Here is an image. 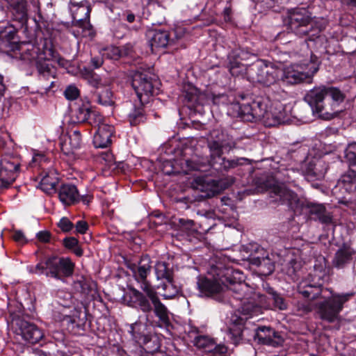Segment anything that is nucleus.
Segmentation results:
<instances>
[{
    "instance_id": "f257e3e1",
    "label": "nucleus",
    "mask_w": 356,
    "mask_h": 356,
    "mask_svg": "<svg viewBox=\"0 0 356 356\" xmlns=\"http://www.w3.org/2000/svg\"><path fill=\"white\" fill-rule=\"evenodd\" d=\"M152 259L143 255L138 264L128 262L127 267L134 280L140 284L142 291L131 287L129 306L145 314V321H138L130 325V333L139 343L147 345L152 341V327H168L170 325V312L161 301L156 291L147 280L152 270Z\"/></svg>"
},
{
    "instance_id": "f03ea898",
    "label": "nucleus",
    "mask_w": 356,
    "mask_h": 356,
    "mask_svg": "<svg viewBox=\"0 0 356 356\" xmlns=\"http://www.w3.org/2000/svg\"><path fill=\"white\" fill-rule=\"evenodd\" d=\"M344 99L345 95L339 88L325 86L314 87L305 97L312 111L326 120H331L339 114V104Z\"/></svg>"
},
{
    "instance_id": "7ed1b4c3",
    "label": "nucleus",
    "mask_w": 356,
    "mask_h": 356,
    "mask_svg": "<svg viewBox=\"0 0 356 356\" xmlns=\"http://www.w3.org/2000/svg\"><path fill=\"white\" fill-rule=\"evenodd\" d=\"M255 121H262L266 127H275L287 121L284 106L269 97H257L252 101Z\"/></svg>"
},
{
    "instance_id": "20e7f679",
    "label": "nucleus",
    "mask_w": 356,
    "mask_h": 356,
    "mask_svg": "<svg viewBox=\"0 0 356 356\" xmlns=\"http://www.w3.org/2000/svg\"><path fill=\"white\" fill-rule=\"evenodd\" d=\"M287 25L289 29L299 36H309L311 40L318 37L321 29L304 8H298L289 12Z\"/></svg>"
},
{
    "instance_id": "39448f33",
    "label": "nucleus",
    "mask_w": 356,
    "mask_h": 356,
    "mask_svg": "<svg viewBox=\"0 0 356 356\" xmlns=\"http://www.w3.org/2000/svg\"><path fill=\"white\" fill-rule=\"evenodd\" d=\"M74 264L68 257H49L38 263L32 273L63 280L73 274Z\"/></svg>"
},
{
    "instance_id": "423d86ee",
    "label": "nucleus",
    "mask_w": 356,
    "mask_h": 356,
    "mask_svg": "<svg viewBox=\"0 0 356 356\" xmlns=\"http://www.w3.org/2000/svg\"><path fill=\"white\" fill-rule=\"evenodd\" d=\"M233 269L216 266L212 268L211 274L212 277H204L200 279L198 282V287L201 293L207 296H211L225 291L226 281H229Z\"/></svg>"
},
{
    "instance_id": "0eeeda50",
    "label": "nucleus",
    "mask_w": 356,
    "mask_h": 356,
    "mask_svg": "<svg viewBox=\"0 0 356 356\" xmlns=\"http://www.w3.org/2000/svg\"><path fill=\"white\" fill-rule=\"evenodd\" d=\"M159 81L156 76L147 72H136L133 75L131 86L142 105L157 94Z\"/></svg>"
},
{
    "instance_id": "6e6552de",
    "label": "nucleus",
    "mask_w": 356,
    "mask_h": 356,
    "mask_svg": "<svg viewBox=\"0 0 356 356\" xmlns=\"http://www.w3.org/2000/svg\"><path fill=\"white\" fill-rule=\"evenodd\" d=\"M311 61L312 63L310 67L296 64L282 68V72L280 74V81L288 85L311 82L312 76L318 70L315 65L317 58L312 56Z\"/></svg>"
},
{
    "instance_id": "1a4fd4ad",
    "label": "nucleus",
    "mask_w": 356,
    "mask_h": 356,
    "mask_svg": "<svg viewBox=\"0 0 356 356\" xmlns=\"http://www.w3.org/2000/svg\"><path fill=\"white\" fill-rule=\"evenodd\" d=\"M282 68L271 63L257 62L250 65L248 79L264 86H270L280 81Z\"/></svg>"
},
{
    "instance_id": "9d476101",
    "label": "nucleus",
    "mask_w": 356,
    "mask_h": 356,
    "mask_svg": "<svg viewBox=\"0 0 356 356\" xmlns=\"http://www.w3.org/2000/svg\"><path fill=\"white\" fill-rule=\"evenodd\" d=\"M353 295L354 293H334L330 298L318 302L316 304V309L320 318L329 323L334 322L342 310L343 304Z\"/></svg>"
},
{
    "instance_id": "9b49d317",
    "label": "nucleus",
    "mask_w": 356,
    "mask_h": 356,
    "mask_svg": "<svg viewBox=\"0 0 356 356\" xmlns=\"http://www.w3.org/2000/svg\"><path fill=\"white\" fill-rule=\"evenodd\" d=\"M258 308L251 303L243 304L238 310L241 315L236 314L232 316L228 327L227 335L228 339L235 346L242 340V333L244 325L248 318L252 316Z\"/></svg>"
},
{
    "instance_id": "f8f14e48",
    "label": "nucleus",
    "mask_w": 356,
    "mask_h": 356,
    "mask_svg": "<svg viewBox=\"0 0 356 356\" xmlns=\"http://www.w3.org/2000/svg\"><path fill=\"white\" fill-rule=\"evenodd\" d=\"M269 197L272 202L286 205L293 211L301 210L304 206V202L298 194L284 185L273 186L269 191Z\"/></svg>"
},
{
    "instance_id": "ddd939ff",
    "label": "nucleus",
    "mask_w": 356,
    "mask_h": 356,
    "mask_svg": "<svg viewBox=\"0 0 356 356\" xmlns=\"http://www.w3.org/2000/svg\"><path fill=\"white\" fill-rule=\"evenodd\" d=\"M236 147V141L232 136L226 131L214 129L210 134L208 139V147L210 157L216 162L217 157L222 155L223 150L229 151Z\"/></svg>"
},
{
    "instance_id": "4468645a",
    "label": "nucleus",
    "mask_w": 356,
    "mask_h": 356,
    "mask_svg": "<svg viewBox=\"0 0 356 356\" xmlns=\"http://www.w3.org/2000/svg\"><path fill=\"white\" fill-rule=\"evenodd\" d=\"M0 188H8L16 179L19 170L18 157L13 154H4L1 159Z\"/></svg>"
},
{
    "instance_id": "2eb2a0df",
    "label": "nucleus",
    "mask_w": 356,
    "mask_h": 356,
    "mask_svg": "<svg viewBox=\"0 0 356 356\" xmlns=\"http://www.w3.org/2000/svg\"><path fill=\"white\" fill-rule=\"evenodd\" d=\"M70 8L72 12L74 26L82 28L86 32H88L89 36H93L94 33L92 29V25L90 24V8L88 2L81 1L76 2L74 0L70 1Z\"/></svg>"
},
{
    "instance_id": "dca6fc26",
    "label": "nucleus",
    "mask_w": 356,
    "mask_h": 356,
    "mask_svg": "<svg viewBox=\"0 0 356 356\" xmlns=\"http://www.w3.org/2000/svg\"><path fill=\"white\" fill-rule=\"evenodd\" d=\"M346 158L352 167L356 168V143L350 144L346 150ZM341 187L350 193H356V172L350 170L340 180Z\"/></svg>"
},
{
    "instance_id": "f3484780",
    "label": "nucleus",
    "mask_w": 356,
    "mask_h": 356,
    "mask_svg": "<svg viewBox=\"0 0 356 356\" xmlns=\"http://www.w3.org/2000/svg\"><path fill=\"white\" fill-rule=\"evenodd\" d=\"M248 53L241 48L232 49L228 55V68L232 76H239L245 75L248 79L250 65L247 66L241 63V60L247 58Z\"/></svg>"
},
{
    "instance_id": "a211bd4d",
    "label": "nucleus",
    "mask_w": 356,
    "mask_h": 356,
    "mask_svg": "<svg viewBox=\"0 0 356 356\" xmlns=\"http://www.w3.org/2000/svg\"><path fill=\"white\" fill-rule=\"evenodd\" d=\"M254 340L260 344L278 347L282 344L283 339L278 332L269 326H260L255 330Z\"/></svg>"
},
{
    "instance_id": "6ab92c4d",
    "label": "nucleus",
    "mask_w": 356,
    "mask_h": 356,
    "mask_svg": "<svg viewBox=\"0 0 356 356\" xmlns=\"http://www.w3.org/2000/svg\"><path fill=\"white\" fill-rule=\"evenodd\" d=\"M243 250L248 254L246 257L244 256L245 259L252 265L261 266L270 264L268 253L257 243H250L248 245H243Z\"/></svg>"
},
{
    "instance_id": "aec40b11",
    "label": "nucleus",
    "mask_w": 356,
    "mask_h": 356,
    "mask_svg": "<svg viewBox=\"0 0 356 356\" xmlns=\"http://www.w3.org/2000/svg\"><path fill=\"white\" fill-rule=\"evenodd\" d=\"M186 332H187L189 341L197 348L202 349L205 352L211 353L216 347V343L213 339L208 336L200 334L197 327L188 325V330Z\"/></svg>"
},
{
    "instance_id": "412c9836",
    "label": "nucleus",
    "mask_w": 356,
    "mask_h": 356,
    "mask_svg": "<svg viewBox=\"0 0 356 356\" xmlns=\"http://www.w3.org/2000/svg\"><path fill=\"white\" fill-rule=\"evenodd\" d=\"M17 325L22 338L30 343L35 344L43 338L42 331L32 323L24 319H18Z\"/></svg>"
},
{
    "instance_id": "4be33fe9",
    "label": "nucleus",
    "mask_w": 356,
    "mask_h": 356,
    "mask_svg": "<svg viewBox=\"0 0 356 356\" xmlns=\"http://www.w3.org/2000/svg\"><path fill=\"white\" fill-rule=\"evenodd\" d=\"M204 97L196 87L187 84L184 87L180 99L188 108L196 109L198 106L204 104Z\"/></svg>"
},
{
    "instance_id": "5701e85b",
    "label": "nucleus",
    "mask_w": 356,
    "mask_h": 356,
    "mask_svg": "<svg viewBox=\"0 0 356 356\" xmlns=\"http://www.w3.org/2000/svg\"><path fill=\"white\" fill-rule=\"evenodd\" d=\"M242 273L240 270H234L230 275L229 281H226L225 290L229 293H232L234 298L238 300H242L245 296V292L247 289L246 285L242 282Z\"/></svg>"
},
{
    "instance_id": "b1692460",
    "label": "nucleus",
    "mask_w": 356,
    "mask_h": 356,
    "mask_svg": "<svg viewBox=\"0 0 356 356\" xmlns=\"http://www.w3.org/2000/svg\"><path fill=\"white\" fill-rule=\"evenodd\" d=\"M355 253V250L350 246L342 245L334 254L333 266L337 269L344 268L353 261Z\"/></svg>"
},
{
    "instance_id": "393cba45",
    "label": "nucleus",
    "mask_w": 356,
    "mask_h": 356,
    "mask_svg": "<svg viewBox=\"0 0 356 356\" xmlns=\"http://www.w3.org/2000/svg\"><path fill=\"white\" fill-rule=\"evenodd\" d=\"M114 128L108 124H102L97 129L93 138V143L97 148H105L111 144V137Z\"/></svg>"
},
{
    "instance_id": "a878e982",
    "label": "nucleus",
    "mask_w": 356,
    "mask_h": 356,
    "mask_svg": "<svg viewBox=\"0 0 356 356\" xmlns=\"http://www.w3.org/2000/svg\"><path fill=\"white\" fill-rule=\"evenodd\" d=\"M60 202L65 205H71L79 202L81 195L74 184H63L58 191Z\"/></svg>"
},
{
    "instance_id": "bb28decb",
    "label": "nucleus",
    "mask_w": 356,
    "mask_h": 356,
    "mask_svg": "<svg viewBox=\"0 0 356 356\" xmlns=\"http://www.w3.org/2000/svg\"><path fill=\"white\" fill-rule=\"evenodd\" d=\"M151 35L150 45L152 49L165 48L174 43V39L170 38V33L165 30H154L149 33Z\"/></svg>"
},
{
    "instance_id": "cd10ccee",
    "label": "nucleus",
    "mask_w": 356,
    "mask_h": 356,
    "mask_svg": "<svg viewBox=\"0 0 356 356\" xmlns=\"http://www.w3.org/2000/svg\"><path fill=\"white\" fill-rule=\"evenodd\" d=\"M81 143V133L79 131H74L71 134L62 138L60 148L63 154L70 155L80 147Z\"/></svg>"
},
{
    "instance_id": "c85d7f7f",
    "label": "nucleus",
    "mask_w": 356,
    "mask_h": 356,
    "mask_svg": "<svg viewBox=\"0 0 356 356\" xmlns=\"http://www.w3.org/2000/svg\"><path fill=\"white\" fill-rule=\"evenodd\" d=\"M327 170L326 163L321 159H313L306 164L304 172L308 178L322 179Z\"/></svg>"
},
{
    "instance_id": "c756f323",
    "label": "nucleus",
    "mask_w": 356,
    "mask_h": 356,
    "mask_svg": "<svg viewBox=\"0 0 356 356\" xmlns=\"http://www.w3.org/2000/svg\"><path fill=\"white\" fill-rule=\"evenodd\" d=\"M231 111H232V114L234 116L240 118L243 121H255L252 102L247 104H240L238 102L232 104Z\"/></svg>"
},
{
    "instance_id": "7c9ffc66",
    "label": "nucleus",
    "mask_w": 356,
    "mask_h": 356,
    "mask_svg": "<svg viewBox=\"0 0 356 356\" xmlns=\"http://www.w3.org/2000/svg\"><path fill=\"white\" fill-rule=\"evenodd\" d=\"M307 207L309 213L316 216L322 224L328 225L333 223L331 213L326 211L323 204L310 203Z\"/></svg>"
},
{
    "instance_id": "2f4dec72",
    "label": "nucleus",
    "mask_w": 356,
    "mask_h": 356,
    "mask_svg": "<svg viewBox=\"0 0 356 356\" xmlns=\"http://www.w3.org/2000/svg\"><path fill=\"white\" fill-rule=\"evenodd\" d=\"M58 180V175L56 172H48L42 177L40 182V187L47 194L51 195L56 191Z\"/></svg>"
},
{
    "instance_id": "473e14b6",
    "label": "nucleus",
    "mask_w": 356,
    "mask_h": 356,
    "mask_svg": "<svg viewBox=\"0 0 356 356\" xmlns=\"http://www.w3.org/2000/svg\"><path fill=\"white\" fill-rule=\"evenodd\" d=\"M298 291L304 298L314 300L320 297L323 290L321 286L308 284L307 281H302L298 286Z\"/></svg>"
},
{
    "instance_id": "72a5a7b5",
    "label": "nucleus",
    "mask_w": 356,
    "mask_h": 356,
    "mask_svg": "<svg viewBox=\"0 0 356 356\" xmlns=\"http://www.w3.org/2000/svg\"><path fill=\"white\" fill-rule=\"evenodd\" d=\"M17 29L10 24L0 26V44L8 47L17 42Z\"/></svg>"
},
{
    "instance_id": "f704fd0d",
    "label": "nucleus",
    "mask_w": 356,
    "mask_h": 356,
    "mask_svg": "<svg viewBox=\"0 0 356 356\" xmlns=\"http://www.w3.org/2000/svg\"><path fill=\"white\" fill-rule=\"evenodd\" d=\"M94 100L104 106H112L114 104L113 92L108 86H102L93 93Z\"/></svg>"
},
{
    "instance_id": "c9c22d12",
    "label": "nucleus",
    "mask_w": 356,
    "mask_h": 356,
    "mask_svg": "<svg viewBox=\"0 0 356 356\" xmlns=\"http://www.w3.org/2000/svg\"><path fill=\"white\" fill-rule=\"evenodd\" d=\"M154 346L149 344L145 345L146 348H143L140 345H136L127 353V356H152L153 353L159 350L160 346L157 340L153 341Z\"/></svg>"
},
{
    "instance_id": "e433bc0d",
    "label": "nucleus",
    "mask_w": 356,
    "mask_h": 356,
    "mask_svg": "<svg viewBox=\"0 0 356 356\" xmlns=\"http://www.w3.org/2000/svg\"><path fill=\"white\" fill-rule=\"evenodd\" d=\"M213 161L211 159V163L213 166H215L216 164H219L220 168L223 169L225 170H229L230 169L234 168L239 165L242 164V161H248L245 158H237L235 159H227L225 157H222V155L219 157H217L216 159Z\"/></svg>"
},
{
    "instance_id": "4c0bfd02",
    "label": "nucleus",
    "mask_w": 356,
    "mask_h": 356,
    "mask_svg": "<svg viewBox=\"0 0 356 356\" xmlns=\"http://www.w3.org/2000/svg\"><path fill=\"white\" fill-rule=\"evenodd\" d=\"M154 270L157 280H169L174 277L172 269L164 261L156 262L154 266Z\"/></svg>"
},
{
    "instance_id": "58836bf2",
    "label": "nucleus",
    "mask_w": 356,
    "mask_h": 356,
    "mask_svg": "<svg viewBox=\"0 0 356 356\" xmlns=\"http://www.w3.org/2000/svg\"><path fill=\"white\" fill-rule=\"evenodd\" d=\"M161 286L164 291L163 297L165 299H172L180 291V287L175 284L174 277L172 280H165V282L162 284Z\"/></svg>"
},
{
    "instance_id": "ea45409f",
    "label": "nucleus",
    "mask_w": 356,
    "mask_h": 356,
    "mask_svg": "<svg viewBox=\"0 0 356 356\" xmlns=\"http://www.w3.org/2000/svg\"><path fill=\"white\" fill-rule=\"evenodd\" d=\"M83 77L90 86L97 90L104 86L101 77L92 70L85 69L83 72Z\"/></svg>"
},
{
    "instance_id": "a19ab883",
    "label": "nucleus",
    "mask_w": 356,
    "mask_h": 356,
    "mask_svg": "<svg viewBox=\"0 0 356 356\" xmlns=\"http://www.w3.org/2000/svg\"><path fill=\"white\" fill-rule=\"evenodd\" d=\"M268 293L270 295V298L272 300L275 308L280 310L286 309L288 304L285 298L280 293H278L271 288L268 289Z\"/></svg>"
},
{
    "instance_id": "79ce46f5",
    "label": "nucleus",
    "mask_w": 356,
    "mask_h": 356,
    "mask_svg": "<svg viewBox=\"0 0 356 356\" xmlns=\"http://www.w3.org/2000/svg\"><path fill=\"white\" fill-rule=\"evenodd\" d=\"M129 121L131 126H136L139 124L141 122H145L146 118L144 113V109L143 107L140 106L138 108H135L129 114Z\"/></svg>"
},
{
    "instance_id": "37998d69",
    "label": "nucleus",
    "mask_w": 356,
    "mask_h": 356,
    "mask_svg": "<svg viewBox=\"0 0 356 356\" xmlns=\"http://www.w3.org/2000/svg\"><path fill=\"white\" fill-rule=\"evenodd\" d=\"M86 122L97 129L102 124H106L104 123V117L99 112L92 109L89 112Z\"/></svg>"
},
{
    "instance_id": "c03bdc74",
    "label": "nucleus",
    "mask_w": 356,
    "mask_h": 356,
    "mask_svg": "<svg viewBox=\"0 0 356 356\" xmlns=\"http://www.w3.org/2000/svg\"><path fill=\"white\" fill-rule=\"evenodd\" d=\"M212 101L214 104H225V105H229L230 108L229 110H231V105L232 104H235L234 102V99H230V97L228 96L227 94H218V95H213L212 96Z\"/></svg>"
},
{
    "instance_id": "a18cd8bd",
    "label": "nucleus",
    "mask_w": 356,
    "mask_h": 356,
    "mask_svg": "<svg viewBox=\"0 0 356 356\" xmlns=\"http://www.w3.org/2000/svg\"><path fill=\"white\" fill-rule=\"evenodd\" d=\"M122 53L120 49L117 47H107L104 50L102 56L106 57L109 59L118 60L121 57Z\"/></svg>"
},
{
    "instance_id": "49530a36",
    "label": "nucleus",
    "mask_w": 356,
    "mask_h": 356,
    "mask_svg": "<svg viewBox=\"0 0 356 356\" xmlns=\"http://www.w3.org/2000/svg\"><path fill=\"white\" fill-rule=\"evenodd\" d=\"M319 264H315L314 266L315 276L318 279H321L326 273L325 259L323 257L321 260L317 261Z\"/></svg>"
},
{
    "instance_id": "de8ad7c7",
    "label": "nucleus",
    "mask_w": 356,
    "mask_h": 356,
    "mask_svg": "<svg viewBox=\"0 0 356 356\" xmlns=\"http://www.w3.org/2000/svg\"><path fill=\"white\" fill-rule=\"evenodd\" d=\"M90 108L83 106L75 111V115L78 122H86Z\"/></svg>"
},
{
    "instance_id": "09e8293b",
    "label": "nucleus",
    "mask_w": 356,
    "mask_h": 356,
    "mask_svg": "<svg viewBox=\"0 0 356 356\" xmlns=\"http://www.w3.org/2000/svg\"><path fill=\"white\" fill-rule=\"evenodd\" d=\"M74 288L83 293H88L90 291L88 282L83 277L74 282Z\"/></svg>"
},
{
    "instance_id": "8fccbe9b",
    "label": "nucleus",
    "mask_w": 356,
    "mask_h": 356,
    "mask_svg": "<svg viewBox=\"0 0 356 356\" xmlns=\"http://www.w3.org/2000/svg\"><path fill=\"white\" fill-rule=\"evenodd\" d=\"M64 95L67 99L74 100L79 95V90L76 87L70 86L65 89Z\"/></svg>"
},
{
    "instance_id": "3c124183",
    "label": "nucleus",
    "mask_w": 356,
    "mask_h": 356,
    "mask_svg": "<svg viewBox=\"0 0 356 356\" xmlns=\"http://www.w3.org/2000/svg\"><path fill=\"white\" fill-rule=\"evenodd\" d=\"M58 225L63 232H70L73 228L72 222L65 217L60 220Z\"/></svg>"
},
{
    "instance_id": "603ef678",
    "label": "nucleus",
    "mask_w": 356,
    "mask_h": 356,
    "mask_svg": "<svg viewBox=\"0 0 356 356\" xmlns=\"http://www.w3.org/2000/svg\"><path fill=\"white\" fill-rule=\"evenodd\" d=\"M63 243L66 248L72 250L79 244V241L74 237H66L63 240Z\"/></svg>"
},
{
    "instance_id": "864d4df0",
    "label": "nucleus",
    "mask_w": 356,
    "mask_h": 356,
    "mask_svg": "<svg viewBox=\"0 0 356 356\" xmlns=\"http://www.w3.org/2000/svg\"><path fill=\"white\" fill-rule=\"evenodd\" d=\"M88 229V225L86 222L79 220L76 224V230L80 234H84Z\"/></svg>"
},
{
    "instance_id": "5fc2aeb1",
    "label": "nucleus",
    "mask_w": 356,
    "mask_h": 356,
    "mask_svg": "<svg viewBox=\"0 0 356 356\" xmlns=\"http://www.w3.org/2000/svg\"><path fill=\"white\" fill-rule=\"evenodd\" d=\"M13 238L16 242L21 244H24L27 242L25 236L21 231L15 232Z\"/></svg>"
},
{
    "instance_id": "6e6d98bb",
    "label": "nucleus",
    "mask_w": 356,
    "mask_h": 356,
    "mask_svg": "<svg viewBox=\"0 0 356 356\" xmlns=\"http://www.w3.org/2000/svg\"><path fill=\"white\" fill-rule=\"evenodd\" d=\"M36 237L40 241L47 243L50 239V233L47 231H41L37 233Z\"/></svg>"
},
{
    "instance_id": "4d7b16f0",
    "label": "nucleus",
    "mask_w": 356,
    "mask_h": 356,
    "mask_svg": "<svg viewBox=\"0 0 356 356\" xmlns=\"http://www.w3.org/2000/svg\"><path fill=\"white\" fill-rule=\"evenodd\" d=\"M103 57L101 56H97L91 58L90 63L94 68H99L103 64Z\"/></svg>"
},
{
    "instance_id": "13d9d810",
    "label": "nucleus",
    "mask_w": 356,
    "mask_h": 356,
    "mask_svg": "<svg viewBox=\"0 0 356 356\" xmlns=\"http://www.w3.org/2000/svg\"><path fill=\"white\" fill-rule=\"evenodd\" d=\"M179 225L186 229H191L194 225V221L192 220L188 219H184V218H180L179 220Z\"/></svg>"
},
{
    "instance_id": "bf43d9fd",
    "label": "nucleus",
    "mask_w": 356,
    "mask_h": 356,
    "mask_svg": "<svg viewBox=\"0 0 356 356\" xmlns=\"http://www.w3.org/2000/svg\"><path fill=\"white\" fill-rule=\"evenodd\" d=\"M106 161H108V165L109 167H112L113 165H115V168H122L123 167L121 166L123 165V163L118 162V163L115 161H113V155L111 154H106Z\"/></svg>"
},
{
    "instance_id": "052dcab7",
    "label": "nucleus",
    "mask_w": 356,
    "mask_h": 356,
    "mask_svg": "<svg viewBox=\"0 0 356 356\" xmlns=\"http://www.w3.org/2000/svg\"><path fill=\"white\" fill-rule=\"evenodd\" d=\"M86 321H87V318H86V313H80L79 314V321L78 322L76 323V326L83 330V327L86 323Z\"/></svg>"
},
{
    "instance_id": "680f3d73",
    "label": "nucleus",
    "mask_w": 356,
    "mask_h": 356,
    "mask_svg": "<svg viewBox=\"0 0 356 356\" xmlns=\"http://www.w3.org/2000/svg\"><path fill=\"white\" fill-rule=\"evenodd\" d=\"M6 90V86L4 83V78L0 74V103L3 100Z\"/></svg>"
},
{
    "instance_id": "e2e57ef3",
    "label": "nucleus",
    "mask_w": 356,
    "mask_h": 356,
    "mask_svg": "<svg viewBox=\"0 0 356 356\" xmlns=\"http://www.w3.org/2000/svg\"><path fill=\"white\" fill-rule=\"evenodd\" d=\"M298 309L302 311L304 313H309L312 310V307L310 303L303 302L298 304Z\"/></svg>"
},
{
    "instance_id": "0e129e2a",
    "label": "nucleus",
    "mask_w": 356,
    "mask_h": 356,
    "mask_svg": "<svg viewBox=\"0 0 356 356\" xmlns=\"http://www.w3.org/2000/svg\"><path fill=\"white\" fill-rule=\"evenodd\" d=\"M123 15L124 17V19L129 23H133L136 20L135 15L130 11H126Z\"/></svg>"
},
{
    "instance_id": "69168bd1",
    "label": "nucleus",
    "mask_w": 356,
    "mask_h": 356,
    "mask_svg": "<svg viewBox=\"0 0 356 356\" xmlns=\"http://www.w3.org/2000/svg\"><path fill=\"white\" fill-rule=\"evenodd\" d=\"M227 351V348L226 346H223V345H216V347L213 348V350L212 352L215 353H218V354H225L226 353Z\"/></svg>"
},
{
    "instance_id": "338daca9",
    "label": "nucleus",
    "mask_w": 356,
    "mask_h": 356,
    "mask_svg": "<svg viewBox=\"0 0 356 356\" xmlns=\"http://www.w3.org/2000/svg\"><path fill=\"white\" fill-rule=\"evenodd\" d=\"M231 8L229 7H226L223 10L224 19L226 22H229L231 19Z\"/></svg>"
},
{
    "instance_id": "774afa93",
    "label": "nucleus",
    "mask_w": 356,
    "mask_h": 356,
    "mask_svg": "<svg viewBox=\"0 0 356 356\" xmlns=\"http://www.w3.org/2000/svg\"><path fill=\"white\" fill-rule=\"evenodd\" d=\"M72 251L77 256L81 257L83 254L82 248L78 245H76Z\"/></svg>"
}]
</instances>
